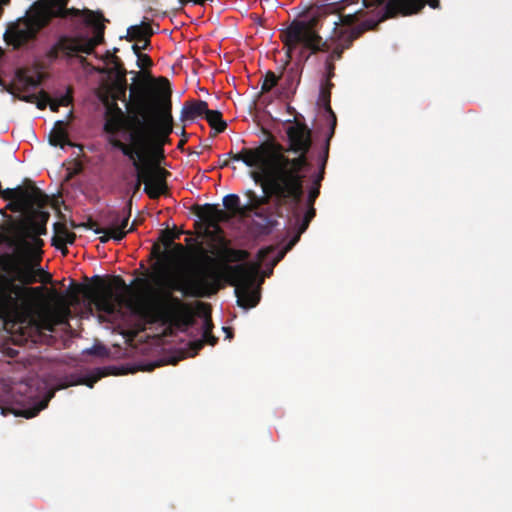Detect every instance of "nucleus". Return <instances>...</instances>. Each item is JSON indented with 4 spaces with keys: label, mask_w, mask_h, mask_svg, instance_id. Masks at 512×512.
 <instances>
[{
    "label": "nucleus",
    "mask_w": 512,
    "mask_h": 512,
    "mask_svg": "<svg viewBox=\"0 0 512 512\" xmlns=\"http://www.w3.org/2000/svg\"><path fill=\"white\" fill-rule=\"evenodd\" d=\"M45 207L29 208L22 215L6 216L0 224V315L18 329L36 322L37 302L52 275L41 267L50 213Z\"/></svg>",
    "instance_id": "f257e3e1"
},
{
    "label": "nucleus",
    "mask_w": 512,
    "mask_h": 512,
    "mask_svg": "<svg viewBox=\"0 0 512 512\" xmlns=\"http://www.w3.org/2000/svg\"><path fill=\"white\" fill-rule=\"evenodd\" d=\"M69 0H37L27 10L24 17L8 26L4 39L8 45L20 48L29 41L34 40L37 34L50 24L54 18H68L84 16V22L93 29V36L88 34H64L58 37L47 52L51 61L59 58L60 54L66 58L78 57L81 64L87 59L80 54L90 55L95 48L104 41V16L91 10L67 8Z\"/></svg>",
    "instance_id": "f03ea898"
},
{
    "label": "nucleus",
    "mask_w": 512,
    "mask_h": 512,
    "mask_svg": "<svg viewBox=\"0 0 512 512\" xmlns=\"http://www.w3.org/2000/svg\"><path fill=\"white\" fill-rule=\"evenodd\" d=\"M204 263L196 266L192 273L181 282H171L169 287L179 291L184 296L194 298H209L215 295L225 284L235 287L237 304L250 309L260 301V291L255 287L256 277L260 267L266 262L272 247L259 250L256 263H241L236 265L219 264L199 248Z\"/></svg>",
    "instance_id": "7ed1b4c3"
},
{
    "label": "nucleus",
    "mask_w": 512,
    "mask_h": 512,
    "mask_svg": "<svg viewBox=\"0 0 512 512\" xmlns=\"http://www.w3.org/2000/svg\"><path fill=\"white\" fill-rule=\"evenodd\" d=\"M287 145L275 141H265L254 148H243L238 153L229 152L234 161H241L246 166H263L268 164L280 172L285 184H296L304 190L306 172L311 166L308 153L312 147V131L302 122H296L286 129Z\"/></svg>",
    "instance_id": "20e7f679"
},
{
    "label": "nucleus",
    "mask_w": 512,
    "mask_h": 512,
    "mask_svg": "<svg viewBox=\"0 0 512 512\" xmlns=\"http://www.w3.org/2000/svg\"><path fill=\"white\" fill-rule=\"evenodd\" d=\"M95 287L77 286V292L85 291V296L95 304L99 311L114 314L125 306L131 312L149 323L157 321L189 325L192 322V310L181 299L166 293L156 305L143 300H134L127 296L129 287L121 276H113V286L99 276L94 277Z\"/></svg>",
    "instance_id": "39448f33"
},
{
    "label": "nucleus",
    "mask_w": 512,
    "mask_h": 512,
    "mask_svg": "<svg viewBox=\"0 0 512 512\" xmlns=\"http://www.w3.org/2000/svg\"><path fill=\"white\" fill-rule=\"evenodd\" d=\"M155 81L161 84V91L154 86L153 98L156 104L149 113L155 115L154 121L143 120L141 129L130 134L129 144L121 140L113 141L114 148L128 158L149 161L152 156H163L164 146L170 143L169 136L173 132L172 90L167 78L159 77Z\"/></svg>",
    "instance_id": "423d86ee"
},
{
    "label": "nucleus",
    "mask_w": 512,
    "mask_h": 512,
    "mask_svg": "<svg viewBox=\"0 0 512 512\" xmlns=\"http://www.w3.org/2000/svg\"><path fill=\"white\" fill-rule=\"evenodd\" d=\"M144 78L130 86L131 106L126 117L123 111L115 104V112L106 113L103 131L109 135L108 143L114 148L113 141L119 140L116 135L121 131H138L147 119L150 111L155 108L156 101L153 98L154 82L150 73H143Z\"/></svg>",
    "instance_id": "0eeeda50"
},
{
    "label": "nucleus",
    "mask_w": 512,
    "mask_h": 512,
    "mask_svg": "<svg viewBox=\"0 0 512 512\" xmlns=\"http://www.w3.org/2000/svg\"><path fill=\"white\" fill-rule=\"evenodd\" d=\"M251 168H257L259 171H253L251 176L256 183H260L264 192V196H258L253 190H248L245 195L248 198V202L252 208H259L263 205L269 204L270 200H273L277 209L285 208V204L292 202L297 208V203L300 197L304 194V190L294 186H288L283 184L280 180V172H278L271 165L263 166H252Z\"/></svg>",
    "instance_id": "6e6552de"
},
{
    "label": "nucleus",
    "mask_w": 512,
    "mask_h": 512,
    "mask_svg": "<svg viewBox=\"0 0 512 512\" xmlns=\"http://www.w3.org/2000/svg\"><path fill=\"white\" fill-rule=\"evenodd\" d=\"M320 16H312L308 20H294L281 32L280 39L286 48V56L290 60L293 52L301 46L300 57L308 60L310 54L326 51L328 45L318 33Z\"/></svg>",
    "instance_id": "1a4fd4ad"
},
{
    "label": "nucleus",
    "mask_w": 512,
    "mask_h": 512,
    "mask_svg": "<svg viewBox=\"0 0 512 512\" xmlns=\"http://www.w3.org/2000/svg\"><path fill=\"white\" fill-rule=\"evenodd\" d=\"M319 195L320 190H318L317 187H310L305 202V210L302 206L303 195L297 203V209L292 202L284 205L289 213L291 228L295 232L293 238L289 241L286 247L287 250L291 249L300 240L301 235L308 229L310 222L316 216V209L314 205Z\"/></svg>",
    "instance_id": "9d476101"
},
{
    "label": "nucleus",
    "mask_w": 512,
    "mask_h": 512,
    "mask_svg": "<svg viewBox=\"0 0 512 512\" xmlns=\"http://www.w3.org/2000/svg\"><path fill=\"white\" fill-rule=\"evenodd\" d=\"M137 173L134 191H138L142 183L144 191L151 199H157L164 194L167 185L166 177L170 174L167 170L154 166L148 160L130 158Z\"/></svg>",
    "instance_id": "9b49d317"
},
{
    "label": "nucleus",
    "mask_w": 512,
    "mask_h": 512,
    "mask_svg": "<svg viewBox=\"0 0 512 512\" xmlns=\"http://www.w3.org/2000/svg\"><path fill=\"white\" fill-rule=\"evenodd\" d=\"M223 206L226 210L220 208L219 204L195 205L193 212L209 228L219 229L220 223H227L233 217L237 216L240 210V198L236 194H228L223 198Z\"/></svg>",
    "instance_id": "f8f14e48"
},
{
    "label": "nucleus",
    "mask_w": 512,
    "mask_h": 512,
    "mask_svg": "<svg viewBox=\"0 0 512 512\" xmlns=\"http://www.w3.org/2000/svg\"><path fill=\"white\" fill-rule=\"evenodd\" d=\"M366 8L384 5V17L392 18L399 14L403 16L418 13L426 3L432 8L439 6V0H362Z\"/></svg>",
    "instance_id": "ddd939ff"
},
{
    "label": "nucleus",
    "mask_w": 512,
    "mask_h": 512,
    "mask_svg": "<svg viewBox=\"0 0 512 512\" xmlns=\"http://www.w3.org/2000/svg\"><path fill=\"white\" fill-rule=\"evenodd\" d=\"M358 20L357 13L340 15L338 20L333 22V30L338 36H343L349 32V38L351 40L357 39L369 29L366 23L355 26Z\"/></svg>",
    "instance_id": "4468645a"
},
{
    "label": "nucleus",
    "mask_w": 512,
    "mask_h": 512,
    "mask_svg": "<svg viewBox=\"0 0 512 512\" xmlns=\"http://www.w3.org/2000/svg\"><path fill=\"white\" fill-rule=\"evenodd\" d=\"M132 199H130L122 211L108 210L102 215V222L107 226L106 229L125 230L131 217Z\"/></svg>",
    "instance_id": "2eb2a0df"
},
{
    "label": "nucleus",
    "mask_w": 512,
    "mask_h": 512,
    "mask_svg": "<svg viewBox=\"0 0 512 512\" xmlns=\"http://www.w3.org/2000/svg\"><path fill=\"white\" fill-rule=\"evenodd\" d=\"M332 87V82H328V84L322 83L318 99V104L324 108L329 118L330 129L326 138H332L334 136L335 128L337 125V118L330 104Z\"/></svg>",
    "instance_id": "dca6fc26"
},
{
    "label": "nucleus",
    "mask_w": 512,
    "mask_h": 512,
    "mask_svg": "<svg viewBox=\"0 0 512 512\" xmlns=\"http://www.w3.org/2000/svg\"><path fill=\"white\" fill-rule=\"evenodd\" d=\"M154 31L148 22H142L139 25L130 26L127 30V39L129 41H136L138 43L144 42L142 49L146 50L150 47V37Z\"/></svg>",
    "instance_id": "f3484780"
},
{
    "label": "nucleus",
    "mask_w": 512,
    "mask_h": 512,
    "mask_svg": "<svg viewBox=\"0 0 512 512\" xmlns=\"http://www.w3.org/2000/svg\"><path fill=\"white\" fill-rule=\"evenodd\" d=\"M208 104L203 100L186 101L181 110V121L194 120L197 117L205 116Z\"/></svg>",
    "instance_id": "a211bd4d"
},
{
    "label": "nucleus",
    "mask_w": 512,
    "mask_h": 512,
    "mask_svg": "<svg viewBox=\"0 0 512 512\" xmlns=\"http://www.w3.org/2000/svg\"><path fill=\"white\" fill-rule=\"evenodd\" d=\"M16 88L19 92L27 94L29 90L37 89L42 82L41 74H28L26 71L20 70L16 74Z\"/></svg>",
    "instance_id": "6ab92c4d"
},
{
    "label": "nucleus",
    "mask_w": 512,
    "mask_h": 512,
    "mask_svg": "<svg viewBox=\"0 0 512 512\" xmlns=\"http://www.w3.org/2000/svg\"><path fill=\"white\" fill-rule=\"evenodd\" d=\"M49 143L52 146L63 148L65 145L73 146L68 138L66 123L62 120L56 121L53 129L49 133Z\"/></svg>",
    "instance_id": "aec40b11"
},
{
    "label": "nucleus",
    "mask_w": 512,
    "mask_h": 512,
    "mask_svg": "<svg viewBox=\"0 0 512 512\" xmlns=\"http://www.w3.org/2000/svg\"><path fill=\"white\" fill-rule=\"evenodd\" d=\"M54 231L55 236L52 239V244L58 249L65 248L67 244H73L76 239L75 233L69 231L63 223H55Z\"/></svg>",
    "instance_id": "412c9836"
},
{
    "label": "nucleus",
    "mask_w": 512,
    "mask_h": 512,
    "mask_svg": "<svg viewBox=\"0 0 512 512\" xmlns=\"http://www.w3.org/2000/svg\"><path fill=\"white\" fill-rule=\"evenodd\" d=\"M103 375H104L103 373H101L99 370H97L95 373H91L82 378L76 379L74 376H71V378H72L71 380L60 383L57 388L64 389L69 386L78 385V384H83V385L88 386L89 388H93L94 384L98 380H100Z\"/></svg>",
    "instance_id": "4be33fe9"
},
{
    "label": "nucleus",
    "mask_w": 512,
    "mask_h": 512,
    "mask_svg": "<svg viewBox=\"0 0 512 512\" xmlns=\"http://www.w3.org/2000/svg\"><path fill=\"white\" fill-rule=\"evenodd\" d=\"M332 138H326L321 151L317 155L318 173L313 176L315 180L322 183L325 175V169L329 157L330 141Z\"/></svg>",
    "instance_id": "5701e85b"
},
{
    "label": "nucleus",
    "mask_w": 512,
    "mask_h": 512,
    "mask_svg": "<svg viewBox=\"0 0 512 512\" xmlns=\"http://www.w3.org/2000/svg\"><path fill=\"white\" fill-rule=\"evenodd\" d=\"M205 119L216 133L224 132L227 128V123L223 120L222 113L218 110L208 109L205 114Z\"/></svg>",
    "instance_id": "b1692460"
},
{
    "label": "nucleus",
    "mask_w": 512,
    "mask_h": 512,
    "mask_svg": "<svg viewBox=\"0 0 512 512\" xmlns=\"http://www.w3.org/2000/svg\"><path fill=\"white\" fill-rule=\"evenodd\" d=\"M19 99H21L25 102H28V103H36L37 108H39L40 110H43L48 105L50 96L47 92L42 90L39 92V97L34 93L22 94L21 96H19Z\"/></svg>",
    "instance_id": "393cba45"
},
{
    "label": "nucleus",
    "mask_w": 512,
    "mask_h": 512,
    "mask_svg": "<svg viewBox=\"0 0 512 512\" xmlns=\"http://www.w3.org/2000/svg\"><path fill=\"white\" fill-rule=\"evenodd\" d=\"M222 255L226 262H242L248 259L249 253L246 250L224 247Z\"/></svg>",
    "instance_id": "a878e982"
},
{
    "label": "nucleus",
    "mask_w": 512,
    "mask_h": 512,
    "mask_svg": "<svg viewBox=\"0 0 512 512\" xmlns=\"http://www.w3.org/2000/svg\"><path fill=\"white\" fill-rule=\"evenodd\" d=\"M54 396V391H51L48 393V395L42 399L36 406H34L31 409H26L20 415L26 417V418H33L35 417L41 410L45 409L48 406V402L51 400V398Z\"/></svg>",
    "instance_id": "bb28decb"
},
{
    "label": "nucleus",
    "mask_w": 512,
    "mask_h": 512,
    "mask_svg": "<svg viewBox=\"0 0 512 512\" xmlns=\"http://www.w3.org/2000/svg\"><path fill=\"white\" fill-rule=\"evenodd\" d=\"M218 342V338L210 332V336L203 337L201 340H196L190 343V349L193 350V356L196 355L205 345V343L214 346Z\"/></svg>",
    "instance_id": "cd10ccee"
},
{
    "label": "nucleus",
    "mask_w": 512,
    "mask_h": 512,
    "mask_svg": "<svg viewBox=\"0 0 512 512\" xmlns=\"http://www.w3.org/2000/svg\"><path fill=\"white\" fill-rule=\"evenodd\" d=\"M280 77L277 76L274 72L268 71L266 72L264 76L263 83L261 85V92L262 93H268L270 92L279 81Z\"/></svg>",
    "instance_id": "c85d7f7f"
},
{
    "label": "nucleus",
    "mask_w": 512,
    "mask_h": 512,
    "mask_svg": "<svg viewBox=\"0 0 512 512\" xmlns=\"http://www.w3.org/2000/svg\"><path fill=\"white\" fill-rule=\"evenodd\" d=\"M101 234H103L102 236L99 237L101 243H107L110 239L119 242L126 236L125 230L121 229L109 230L105 228V231L102 232Z\"/></svg>",
    "instance_id": "c756f323"
},
{
    "label": "nucleus",
    "mask_w": 512,
    "mask_h": 512,
    "mask_svg": "<svg viewBox=\"0 0 512 512\" xmlns=\"http://www.w3.org/2000/svg\"><path fill=\"white\" fill-rule=\"evenodd\" d=\"M178 232L173 230L165 229L161 231V240L166 247L173 245V240L179 238Z\"/></svg>",
    "instance_id": "7c9ffc66"
},
{
    "label": "nucleus",
    "mask_w": 512,
    "mask_h": 512,
    "mask_svg": "<svg viewBox=\"0 0 512 512\" xmlns=\"http://www.w3.org/2000/svg\"><path fill=\"white\" fill-rule=\"evenodd\" d=\"M250 213H254L258 217L261 216V214L258 212L256 208H252V206H250L249 202L243 206L240 204V210L237 213V216L248 217Z\"/></svg>",
    "instance_id": "2f4dec72"
},
{
    "label": "nucleus",
    "mask_w": 512,
    "mask_h": 512,
    "mask_svg": "<svg viewBox=\"0 0 512 512\" xmlns=\"http://www.w3.org/2000/svg\"><path fill=\"white\" fill-rule=\"evenodd\" d=\"M114 63H115V69L117 72V77L120 82L126 81V69L124 68L123 64L119 60L118 57H114Z\"/></svg>",
    "instance_id": "473e14b6"
},
{
    "label": "nucleus",
    "mask_w": 512,
    "mask_h": 512,
    "mask_svg": "<svg viewBox=\"0 0 512 512\" xmlns=\"http://www.w3.org/2000/svg\"><path fill=\"white\" fill-rule=\"evenodd\" d=\"M153 65V61L147 54H139L137 57V66L141 69L149 68Z\"/></svg>",
    "instance_id": "72a5a7b5"
},
{
    "label": "nucleus",
    "mask_w": 512,
    "mask_h": 512,
    "mask_svg": "<svg viewBox=\"0 0 512 512\" xmlns=\"http://www.w3.org/2000/svg\"><path fill=\"white\" fill-rule=\"evenodd\" d=\"M335 65L333 63V60L331 57L326 61V77L325 81L323 83L328 84V82H331V78L334 77L335 73Z\"/></svg>",
    "instance_id": "f704fd0d"
},
{
    "label": "nucleus",
    "mask_w": 512,
    "mask_h": 512,
    "mask_svg": "<svg viewBox=\"0 0 512 512\" xmlns=\"http://www.w3.org/2000/svg\"><path fill=\"white\" fill-rule=\"evenodd\" d=\"M84 226L87 228V229H90V230H93L96 234H100L102 232L105 231V228L103 227H99V225L97 224L96 221H93V220H88V222L86 224H84Z\"/></svg>",
    "instance_id": "c9c22d12"
},
{
    "label": "nucleus",
    "mask_w": 512,
    "mask_h": 512,
    "mask_svg": "<svg viewBox=\"0 0 512 512\" xmlns=\"http://www.w3.org/2000/svg\"><path fill=\"white\" fill-rule=\"evenodd\" d=\"M57 100L61 103V106H68L72 102V95L70 89L67 91L66 94L62 95Z\"/></svg>",
    "instance_id": "e433bc0d"
},
{
    "label": "nucleus",
    "mask_w": 512,
    "mask_h": 512,
    "mask_svg": "<svg viewBox=\"0 0 512 512\" xmlns=\"http://www.w3.org/2000/svg\"><path fill=\"white\" fill-rule=\"evenodd\" d=\"M212 328H213L212 321L210 319H206L205 323H204L203 337L210 336V332H212Z\"/></svg>",
    "instance_id": "4c0bfd02"
},
{
    "label": "nucleus",
    "mask_w": 512,
    "mask_h": 512,
    "mask_svg": "<svg viewBox=\"0 0 512 512\" xmlns=\"http://www.w3.org/2000/svg\"><path fill=\"white\" fill-rule=\"evenodd\" d=\"M48 105L50 106V109L53 111V112H57L59 107L61 106V103L58 102L57 99H51L49 100L48 102Z\"/></svg>",
    "instance_id": "58836bf2"
},
{
    "label": "nucleus",
    "mask_w": 512,
    "mask_h": 512,
    "mask_svg": "<svg viewBox=\"0 0 512 512\" xmlns=\"http://www.w3.org/2000/svg\"><path fill=\"white\" fill-rule=\"evenodd\" d=\"M173 249L177 255H183L186 252V248L180 243H174Z\"/></svg>",
    "instance_id": "ea45409f"
},
{
    "label": "nucleus",
    "mask_w": 512,
    "mask_h": 512,
    "mask_svg": "<svg viewBox=\"0 0 512 512\" xmlns=\"http://www.w3.org/2000/svg\"><path fill=\"white\" fill-rule=\"evenodd\" d=\"M281 258H282V255H278L277 257H275L272 260V262H271V269H270L269 273L265 274L266 276H269L272 273L273 267L281 260Z\"/></svg>",
    "instance_id": "a19ab883"
},
{
    "label": "nucleus",
    "mask_w": 512,
    "mask_h": 512,
    "mask_svg": "<svg viewBox=\"0 0 512 512\" xmlns=\"http://www.w3.org/2000/svg\"><path fill=\"white\" fill-rule=\"evenodd\" d=\"M132 50H133L134 54L138 57L139 54H142L141 50H143V49L141 48V46L138 43H135L132 46Z\"/></svg>",
    "instance_id": "79ce46f5"
},
{
    "label": "nucleus",
    "mask_w": 512,
    "mask_h": 512,
    "mask_svg": "<svg viewBox=\"0 0 512 512\" xmlns=\"http://www.w3.org/2000/svg\"><path fill=\"white\" fill-rule=\"evenodd\" d=\"M311 187H317V188H318V190H320V188H321V182H320V181H318V180H315V179L313 178V179H312V185H311Z\"/></svg>",
    "instance_id": "37998d69"
},
{
    "label": "nucleus",
    "mask_w": 512,
    "mask_h": 512,
    "mask_svg": "<svg viewBox=\"0 0 512 512\" xmlns=\"http://www.w3.org/2000/svg\"><path fill=\"white\" fill-rule=\"evenodd\" d=\"M41 327H42V328H44V329H47V330H49V331H52V330H53V328H52V324H50V323H48V324H44V325H42Z\"/></svg>",
    "instance_id": "c03bdc74"
},
{
    "label": "nucleus",
    "mask_w": 512,
    "mask_h": 512,
    "mask_svg": "<svg viewBox=\"0 0 512 512\" xmlns=\"http://www.w3.org/2000/svg\"><path fill=\"white\" fill-rule=\"evenodd\" d=\"M134 229H135V221L132 223L131 227H130L127 231L125 230V232H126V234H127V233H129V232L134 231Z\"/></svg>",
    "instance_id": "a18cd8bd"
},
{
    "label": "nucleus",
    "mask_w": 512,
    "mask_h": 512,
    "mask_svg": "<svg viewBox=\"0 0 512 512\" xmlns=\"http://www.w3.org/2000/svg\"><path fill=\"white\" fill-rule=\"evenodd\" d=\"M293 77H294V72H293V70H290V71L288 72V74H287V78L292 80V79H293Z\"/></svg>",
    "instance_id": "49530a36"
},
{
    "label": "nucleus",
    "mask_w": 512,
    "mask_h": 512,
    "mask_svg": "<svg viewBox=\"0 0 512 512\" xmlns=\"http://www.w3.org/2000/svg\"><path fill=\"white\" fill-rule=\"evenodd\" d=\"M72 297H73V300H74L75 302H78V300H79V299H78L77 293H76V294H74Z\"/></svg>",
    "instance_id": "de8ad7c7"
},
{
    "label": "nucleus",
    "mask_w": 512,
    "mask_h": 512,
    "mask_svg": "<svg viewBox=\"0 0 512 512\" xmlns=\"http://www.w3.org/2000/svg\"><path fill=\"white\" fill-rule=\"evenodd\" d=\"M184 143H185V140H181V141L179 142V144H178V147H182V146L184 145Z\"/></svg>",
    "instance_id": "09e8293b"
},
{
    "label": "nucleus",
    "mask_w": 512,
    "mask_h": 512,
    "mask_svg": "<svg viewBox=\"0 0 512 512\" xmlns=\"http://www.w3.org/2000/svg\"><path fill=\"white\" fill-rule=\"evenodd\" d=\"M222 163H223V164H222V167H223V166H227V165H228V162H227V161H225V160H222Z\"/></svg>",
    "instance_id": "8fccbe9b"
},
{
    "label": "nucleus",
    "mask_w": 512,
    "mask_h": 512,
    "mask_svg": "<svg viewBox=\"0 0 512 512\" xmlns=\"http://www.w3.org/2000/svg\"><path fill=\"white\" fill-rule=\"evenodd\" d=\"M222 163H223V164H222V167H223V166H227V165H228V162H227V161H225V160H222Z\"/></svg>",
    "instance_id": "3c124183"
},
{
    "label": "nucleus",
    "mask_w": 512,
    "mask_h": 512,
    "mask_svg": "<svg viewBox=\"0 0 512 512\" xmlns=\"http://www.w3.org/2000/svg\"><path fill=\"white\" fill-rule=\"evenodd\" d=\"M181 3H182V4H186V3H187V0H181Z\"/></svg>",
    "instance_id": "603ef678"
},
{
    "label": "nucleus",
    "mask_w": 512,
    "mask_h": 512,
    "mask_svg": "<svg viewBox=\"0 0 512 512\" xmlns=\"http://www.w3.org/2000/svg\"><path fill=\"white\" fill-rule=\"evenodd\" d=\"M135 281L144 282V280H143V279H136Z\"/></svg>",
    "instance_id": "864d4df0"
}]
</instances>
